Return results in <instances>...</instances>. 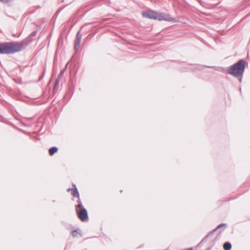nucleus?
<instances>
[{"label": "nucleus", "mask_w": 250, "mask_h": 250, "mask_svg": "<svg viewBox=\"0 0 250 250\" xmlns=\"http://www.w3.org/2000/svg\"><path fill=\"white\" fill-rule=\"evenodd\" d=\"M142 15L144 17L154 19L159 21H168L175 22L176 20L173 18L170 15L163 13H159L153 10L144 11L142 12Z\"/></svg>", "instance_id": "7ed1b4c3"}, {"label": "nucleus", "mask_w": 250, "mask_h": 250, "mask_svg": "<svg viewBox=\"0 0 250 250\" xmlns=\"http://www.w3.org/2000/svg\"><path fill=\"white\" fill-rule=\"evenodd\" d=\"M224 225L223 224V225H220L218 226V227H217V229L221 227L222 226H224Z\"/></svg>", "instance_id": "ddd939ff"}, {"label": "nucleus", "mask_w": 250, "mask_h": 250, "mask_svg": "<svg viewBox=\"0 0 250 250\" xmlns=\"http://www.w3.org/2000/svg\"><path fill=\"white\" fill-rule=\"evenodd\" d=\"M76 211L79 218L82 221H84L87 219V211L81 204H79L76 207Z\"/></svg>", "instance_id": "20e7f679"}, {"label": "nucleus", "mask_w": 250, "mask_h": 250, "mask_svg": "<svg viewBox=\"0 0 250 250\" xmlns=\"http://www.w3.org/2000/svg\"><path fill=\"white\" fill-rule=\"evenodd\" d=\"M64 71L62 70L61 71L60 73L59 74L58 78L61 79V77L62 76Z\"/></svg>", "instance_id": "9b49d317"}, {"label": "nucleus", "mask_w": 250, "mask_h": 250, "mask_svg": "<svg viewBox=\"0 0 250 250\" xmlns=\"http://www.w3.org/2000/svg\"><path fill=\"white\" fill-rule=\"evenodd\" d=\"M223 247L225 250H230L231 248V245L230 243L226 242L224 244Z\"/></svg>", "instance_id": "6e6552de"}, {"label": "nucleus", "mask_w": 250, "mask_h": 250, "mask_svg": "<svg viewBox=\"0 0 250 250\" xmlns=\"http://www.w3.org/2000/svg\"><path fill=\"white\" fill-rule=\"evenodd\" d=\"M184 250H192V248H188V249H185Z\"/></svg>", "instance_id": "f8f14e48"}, {"label": "nucleus", "mask_w": 250, "mask_h": 250, "mask_svg": "<svg viewBox=\"0 0 250 250\" xmlns=\"http://www.w3.org/2000/svg\"><path fill=\"white\" fill-rule=\"evenodd\" d=\"M82 35L80 31H79L77 33V35H76V41H75V45H74V49L76 51H77L79 47V46H80V44L81 43V39H82Z\"/></svg>", "instance_id": "39448f33"}, {"label": "nucleus", "mask_w": 250, "mask_h": 250, "mask_svg": "<svg viewBox=\"0 0 250 250\" xmlns=\"http://www.w3.org/2000/svg\"><path fill=\"white\" fill-rule=\"evenodd\" d=\"M246 64V62L245 60H240L236 63L228 67L227 72L229 74L235 78H240V81L241 82L245 71Z\"/></svg>", "instance_id": "f03ea898"}, {"label": "nucleus", "mask_w": 250, "mask_h": 250, "mask_svg": "<svg viewBox=\"0 0 250 250\" xmlns=\"http://www.w3.org/2000/svg\"><path fill=\"white\" fill-rule=\"evenodd\" d=\"M60 80L59 78H57L56 80H55V84H54V88H56L57 86L58 85L59 83H60Z\"/></svg>", "instance_id": "9d476101"}, {"label": "nucleus", "mask_w": 250, "mask_h": 250, "mask_svg": "<svg viewBox=\"0 0 250 250\" xmlns=\"http://www.w3.org/2000/svg\"><path fill=\"white\" fill-rule=\"evenodd\" d=\"M36 33V31H33L27 38L20 42L0 43V54H9L21 51L32 41L30 39L35 36Z\"/></svg>", "instance_id": "f257e3e1"}, {"label": "nucleus", "mask_w": 250, "mask_h": 250, "mask_svg": "<svg viewBox=\"0 0 250 250\" xmlns=\"http://www.w3.org/2000/svg\"><path fill=\"white\" fill-rule=\"evenodd\" d=\"M80 232L81 231L80 229L75 230L72 232V235L74 237H77L79 235H81Z\"/></svg>", "instance_id": "1a4fd4ad"}, {"label": "nucleus", "mask_w": 250, "mask_h": 250, "mask_svg": "<svg viewBox=\"0 0 250 250\" xmlns=\"http://www.w3.org/2000/svg\"><path fill=\"white\" fill-rule=\"evenodd\" d=\"M74 187L75 188L74 189H71V188H68L67 189V191L68 192H69L70 191H71V194L74 196V197H79V192L77 190V188H76V186L75 185H74Z\"/></svg>", "instance_id": "423d86ee"}, {"label": "nucleus", "mask_w": 250, "mask_h": 250, "mask_svg": "<svg viewBox=\"0 0 250 250\" xmlns=\"http://www.w3.org/2000/svg\"><path fill=\"white\" fill-rule=\"evenodd\" d=\"M58 150V148L56 146H53L49 149V153L50 155H53Z\"/></svg>", "instance_id": "0eeeda50"}]
</instances>
